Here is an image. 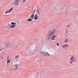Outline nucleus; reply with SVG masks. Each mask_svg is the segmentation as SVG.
Returning <instances> with one entry per match:
<instances>
[{
    "label": "nucleus",
    "instance_id": "1",
    "mask_svg": "<svg viewBox=\"0 0 78 78\" xmlns=\"http://www.w3.org/2000/svg\"><path fill=\"white\" fill-rule=\"evenodd\" d=\"M55 31L56 30L55 29H53L52 30L49 31L46 37V40L47 41H49V40H50L51 39V40L55 39V37H56V36L55 35H54L55 34Z\"/></svg>",
    "mask_w": 78,
    "mask_h": 78
},
{
    "label": "nucleus",
    "instance_id": "2",
    "mask_svg": "<svg viewBox=\"0 0 78 78\" xmlns=\"http://www.w3.org/2000/svg\"><path fill=\"white\" fill-rule=\"evenodd\" d=\"M16 23H14V22H12L11 23V25L9 24H8L6 28H7L10 29L14 28V27H16Z\"/></svg>",
    "mask_w": 78,
    "mask_h": 78
},
{
    "label": "nucleus",
    "instance_id": "3",
    "mask_svg": "<svg viewBox=\"0 0 78 78\" xmlns=\"http://www.w3.org/2000/svg\"><path fill=\"white\" fill-rule=\"evenodd\" d=\"M19 2H20V0H15L13 2V5L15 6H17L19 5Z\"/></svg>",
    "mask_w": 78,
    "mask_h": 78
},
{
    "label": "nucleus",
    "instance_id": "4",
    "mask_svg": "<svg viewBox=\"0 0 78 78\" xmlns=\"http://www.w3.org/2000/svg\"><path fill=\"white\" fill-rule=\"evenodd\" d=\"M12 8H11L10 9L6 10V12H5V14H8V13H10V12L12 11Z\"/></svg>",
    "mask_w": 78,
    "mask_h": 78
},
{
    "label": "nucleus",
    "instance_id": "5",
    "mask_svg": "<svg viewBox=\"0 0 78 78\" xmlns=\"http://www.w3.org/2000/svg\"><path fill=\"white\" fill-rule=\"evenodd\" d=\"M76 57H74L73 61L72 60H71L70 59L69 61V64H73V62L74 61H76Z\"/></svg>",
    "mask_w": 78,
    "mask_h": 78
},
{
    "label": "nucleus",
    "instance_id": "6",
    "mask_svg": "<svg viewBox=\"0 0 78 78\" xmlns=\"http://www.w3.org/2000/svg\"><path fill=\"white\" fill-rule=\"evenodd\" d=\"M39 15H38L37 14H35V16H34V19L35 20H37L39 18Z\"/></svg>",
    "mask_w": 78,
    "mask_h": 78
},
{
    "label": "nucleus",
    "instance_id": "7",
    "mask_svg": "<svg viewBox=\"0 0 78 78\" xmlns=\"http://www.w3.org/2000/svg\"><path fill=\"white\" fill-rule=\"evenodd\" d=\"M43 55H44L45 56H50V55L48 53V52L46 51H45L44 52Z\"/></svg>",
    "mask_w": 78,
    "mask_h": 78
},
{
    "label": "nucleus",
    "instance_id": "8",
    "mask_svg": "<svg viewBox=\"0 0 78 78\" xmlns=\"http://www.w3.org/2000/svg\"><path fill=\"white\" fill-rule=\"evenodd\" d=\"M5 46L6 47H10V44H9V43H6L5 44Z\"/></svg>",
    "mask_w": 78,
    "mask_h": 78
},
{
    "label": "nucleus",
    "instance_id": "9",
    "mask_svg": "<svg viewBox=\"0 0 78 78\" xmlns=\"http://www.w3.org/2000/svg\"><path fill=\"white\" fill-rule=\"evenodd\" d=\"M69 47V44H64L63 45L62 47V48H66V47Z\"/></svg>",
    "mask_w": 78,
    "mask_h": 78
},
{
    "label": "nucleus",
    "instance_id": "10",
    "mask_svg": "<svg viewBox=\"0 0 78 78\" xmlns=\"http://www.w3.org/2000/svg\"><path fill=\"white\" fill-rule=\"evenodd\" d=\"M17 66H18V64H16L15 65V67L13 68V70H16L17 69Z\"/></svg>",
    "mask_w": 78,
    "mask_h": 78
},
{
    "label": "nucleus",
    "instance_id": "11",
    "mask_svg": "<svg viewBox=\"0 0 78 78\" xmlns=\"http://www.w3.org/2000/svg\"><path fill=\"white\" fill-rule=\"evenodd\" d=\"M37 13L38 14V16H40V15H41V13H40V11L39 9L37 10Z\"/></svg>",
    "mask_w": 78,
    "mask_h": 78
},
{
    "label": "nucleus",
    "instance_id": "12",
    "mask_svg": "<svg viewBox=\"0 0 78 78\" xmlns=\"http://www.w3.org/2000/svg\"><path fill=\"white\" fill-rule=\"evenodd\" d=\"M34 14H32L31 16H30V18L32 19H34Z\"/></svg>",
    "mask_w": 78,
    "mask_h": 78
},
{
    "label": "nucleus",
    "instance_id": "13",
    "mask_svg": "<svg viewBox=\"0 0 78 78\" xmlns=\"http://www.w3.org/2000/svg\"><path fill=\"white\" fill-rule=\"evenodd\" d=\"M70 59L72 61H73V60H74V56H72L71 57H70Z\"/></svg>",
    "mask_w": 78,
    "mask_h": 78
},
{
    "label": "nucleus",
    "instance_id": "14",
    "mask_svg": "<svg viewBox=\"0 0 78 78\" xmlns=\"http://www.w3.org/2000/svg\"><path fill=\"white\" fill-rule=\"evenodd\" d=\"M27 21H28V22H32V19L31 18H28L27 19Z\"/></svg>",
    "mask_w": 78,
    "mask_h": 78
},
{
    "label": "nucleus",
    "instance_id": "15",
    "mask_svg": "<svg viewBox=\"0 0 78 78\" xmlns=\"http://www.w3.org/2000/svg\"><path fill=\"white\" fill-rule=\"evenodd\" d=\"M40 54H41V55H44V51H41L40 52Z\"/></svg>",
    "mask_w": 78,
    "mask_h": 78
},
{
    "label": "nucleus",
    "instance_id": "16",
    "mask_svg": "<svg viewBox=\"0 0 78 78\" xmlns=\"http://www.w3.org/2000/svg\"><path fill=\"white\" fill-rule=\"evenodd\" d=\"M55 45H58V46H59V44L58 43H57V42L56 41L55 42Z\"/></svg>",
    "mask_w": 78,
    "mask_h": 78
},
{
    "label": "nucleus",
    "instance_id": "17",
    "mask_svg": "<svg viewBox=\"0 0 78 78\" xmlns=\"http://www.w3.org/2000/svg\"><path fill=\"white\" fill-rule=\"evenodd\" d=\"M51 41L52 42L55 43L56 41V40L55 39L51 40Z\"/></svg>",
    "mask_w": 78,
    "mask_h": 78
},
{
    "label": "nucleus",
    "instance_id": "18",
    "mask_svg": "<svg viewBox=\"0 0 78 78\" xmlns=\"http://www.w3.org/2000/svg\"><path fill=\"white\" fill-rule=\"evenodd\" d=\"M68 41V39H66L65 41V43H66V42H67V41Z\"/></svg>",
    "mask_w": 78,
    "mask_h": 78
},
{
    "label": "nucleus",
    "instance_id": "19",
    "mask_svg": "<svg viewBox=\"0 0 78 78\" xmlns=\"http://www.w3.org/2000/svg\"><path fill=\"white\" fill-rule=\"evenodd\" d=\"M50 42H48L46 44V45H47L48 46V45H50Z\"/></svg>",
    "mask_w": 78,
    "mask_h": 78
},
{
    "label": "nucleus",
    "instance_id": "20",
    "mask_svg": "<svg viewBox=\"0 0 78 78\" xmlns=\"http://www.w3.org/2000/svg\"><path fill=\"white\" fill-rule=\"evenodd\" d=\"M7 64H8V63H9V62H10V60H7Z\"/></svg>",
    "mask_w": 78,
    "mask_h": 78
},
{
    "label": "nucleus",
    "instance_id": "21",
    "mask_svg": "<svg viewBox=\"0 0 78 78\" xmlns=\"http://www.w3.org/2000/svg\"><path fill=\"white\" fill-rule=\"evenodd\" d=\"M10 59V58L9 57H8L6 58L7 60H9Z\"/></svg>",
    "mask_w": 78,
    "mask_h": 78
},
{
    "label": "nucleus",
    "instance_id": "22",
    "mask_svg": "<svg viewBox=\"0 0 78 78\" xmlns=\"http://www.w3.org/2000/svg\"><path fill=\"white\" fill-rule=\"evenodd\" d=\"M19 55H18L16 57H15V58L16 59H17V58H19Z\"/></svg>",
    "mask_w": 78,
    "mask_h": 78
},
{
    "label": "nucleus",
    "instance_id": "23",
    "mask_svg": "<svg viewBox=\"0 0 78 78\" xmlns=\"http://www.w3.org/2000/svg\"><path fill=\"white\" fill-rule=\"evenodd\" d=\"M37 48H35L34 51H37Z\"/></svg>",
    "mask_w": 78,
    "mask_h": 78
},
{
    "label": "nucleus",
    "instance_id": "24",
    "mask_svg": "<svg viewBox=\"0 0 78 78\" xmlns=\"http://www.w3.org/2000/svg\"><path fill=\"white\" fill-rule=\"evenodd\" d=\"M3 59V57H2L0 58L1 59Z\"/></svg>",
    "mask_w": 78,
    "mask_h": 78
},
{
    "label": "nucleus",
    "instance_id": "25",
    "mask_svg": "<svg viewBox=\"0 0 78 78\" xmlns=\"http://www.w3.org/2000/svg\"><path fill=\"white\" fill-rule=\"evenodd\" d=\"M26 0H23V3H25V1H26Z\"/></svg>",
    "mask_w": 78,
    "mask_h": 78
},
{
    "label": "nucleus",
    "instance_id": "26",
    "mask_svg": "<svg viewBox=\"0 0 78 78\" xmlns=\"http://www.w3.org/2000/svg\"><path fill=\"white\" fill-rule=\"evenodd\" d=\"M67 27H70V25H68L67 26Z\"/></svg>",
    "mask_w": 78,
    "mask_h": 78
}]
</instances>
